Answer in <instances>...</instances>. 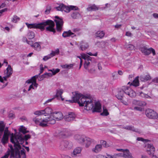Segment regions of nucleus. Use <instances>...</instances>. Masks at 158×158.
I'll return each instance as SVG.
<instances>
[{"mask_svg": "<svg viewBox=\"0 0 158 158\" xmlns=\"http://www.w3.org/2000/svg\"><path fill=\"white\" fill-rule=\"evenodd\" d=\"M126 35L128 36H131L132 34L131 32L129 31H127L126 32Z\"/></svg>", "mask_w": 158, "mask_h": 158, "instance_id": "0e129e2a", "label": "nucleus"}, {"mask_svg": "<svg viewBox=\"0 0 158 158\" xmlns=\"http://www.w3.org/2000/svg\"><path fill=\"white\" fill-rule=\"evenodd\" d=\"M136 140L138 141H141L143 142H147L149 141V140L148 139H145L141 137H138L137 138Z\"/></svg>", "mask_w": 158, "mask_h": 158, "instance_id": "de8ad7c7", "label": "nucleus"}, {"mask_svg": "<svg viewBox=\"0 0 158 158\" xmlns=\"http://www.w3.org/2000/svg\"><path fill=\"white\" fill-rule=\"evenodd\" d=\"M151 77L149 74L145 75H141L140 77V80L141 81H145L150 80Z\"/></svg>", "mask_w": 158, "mask_h": 158, "instance_id": "393cba45", "label": "nucleus"}, {"mask_svg": "<svg viewBox=\"0 0 158 158\" xmlns=\"http://www.w3.org/2000/svg\"><path fill=\"white\" fill-rule=\"evenodd\" d=\"M87 54L90 56H97V53L96 52L95 53L93 54L90 52H88Z\"/></svg>", "mask_w": 158, "mask_h": 158, "instance_id": "bf43d9fd", "label": "nucleus"}, {"mask_svg": "<svg viewBox=\"0 0 158 158\" xmlns=\"http://www.w3.org/2000/svg\"><path fill=\"white\" fill-rule=\"evenodd\" d=\"M4 134L1 140V142L3 145L6 144L8 142L9 136L10 134V132L8 130V127H5Z\"/></svg>", "mask_w": 158, "mask_h": 158, "instance_id": "0eeeda50", "label": "nucleus"}, {"mask_svg": "<svg viewBox=\"0 0 158 158\" xmlns=\"http://www.w3.org/2000/svg\"><path fill=\"white\" fill-rule=\"evenodd\" d=\"M52 57L50 54L48 55L47 56H44L43 58V60L44 61H46L48 60L51 58Z\"/></svg>", "mask_w": 158, "mask_h": 158, "instance_id": "3c124183", "label": "nucleus"}, {"mask_svg": "<svg viewBox=\"0 0 158 158\" xmlns=\"http://www.w3.org/2000/svg\"><path fill=\"white\" fill-rule=\"evenodd\" d=\"M44 111L45 116L50 114H52L53 113L52 109L49 107L46 108L44 110Z\"/></svg>", "mask_w": 158, "mask_h": 158, "instance_id": "7c9ffc66", "label": "nucleus"}, {"mask_svg": "<svg viewBox=\"0 0 158 158\" xmlns=\"http://www.w3.org/2000/svg\"><path fill=\"white\" fill-rule=\"evenodd\" d=\"M32 47L34 48L35 50L38 51L40 50L41 48V46L38 42L34 43L32 45Z\"/></svg>", "mask_w": 158, "mask_h": 158, "instance_id": "72a5a7b5", "label": "nucleus"}, {"mask_svg": "<svg viewBox=\"0 0 158 158\" xmlns=\"http://www.w3.org/2000/svg\"><path fill=\"white\" fill-rule=\"evenodd\" d=\"M145 114L146 116L149 118L156 119L157 118V114L156 111L152 109H147L145 110Z\"/></svg>", "mask_w": 158, "mask_h": 158, "instance_id": "423d86ee", "label": "nucleus"}, {"mask_svg": "<svg viewBox=\"0 0 158 158\" xmlns=\"http://www.w3.org/2000/svg\"><path fill=\"white\" fill-rule=\"evenodd\" d=\"M121 100V102L124 105H128L127 102L123 100V98Z\"/></svg>", "mask_w": 158, "mask_h": 158, "instance_id": "680f3d73", "label": "nucleus"}, {"mask_svg": "<svg viewBox=\"0 0 158 158\" xmlns=\"http://www.w3.org/2000/svg\"><path fill=\"white\" fill-rule=\"evenodd\" d=\"M35 36V33L32 31H29L27 34V37L30 39H32L34 38Z\"/></svg>", "mask_w": 158, "mask_h": 158, "instance_id": "c9c22d12", "label": "nucleus"}, {"mask_svg": "<svg viewBox=\"0 0 158 158\" xmlns=\"http://www.w3.org/2000/svg\"><path fill=\"white\" fill-rule=\"evenodd\" d=\"M69 7L70 9V10H78V7L75 6H69Z\"/></svg>", "mask_w": 158, "mask_h": 158, "instance_id": "8fccbe9b", "label": "nucleus"}, {"mask_svg": "<svg viewBox=\"0 0 158 158\" xmlns=\"http://www.w3.org/2000/svg\"><path fill=\"white\" fill-rule=\"evenodd\" d=\"M55 18L56 19L54 21L56 23V30L57 31L60 32L62 30L63 25V20L58 16H56Z\"/></svg>", "mask_w": 158, "mask_h": 158, "instance_id": "9d476101", "label": "nucleus"}, {"mask_svg": "<svg viewBox=\"0 0 158 158\" xmlns=\"http://www.w3.org/2000/svg\"><path fill=\"white\" fill-rule=\"evenodd\" d=\"M102 149V145L98 144H97L95 146V147L92 149V150L94 152L98 153L101 151Z\"/></svg>", "mask_w": 158, "mask_h": 158, "instance_id": "5701e85b", "label": "nucleus"}, {"mask_svg": "<svg viewBox=\"0 0 158 158\" xmlns=\"http://www.w3.org/2000/svg\"><path fill=\"white\" fill-rule=\"evenodd\" d=\"M87 10L89 11H95L98 9V8L94 4L90 6L87 8Z\"/></svg>", "mask_w": 158, "mask_h": 158, "instance_id": "f704fd0d", "label": "nucleus"}, {"mask_svg": "<svg viewBox=\"0 0 158 158\" xmlns=\"http://www.w3.org/2000/svg\"><path fill=\"white\" fill-rule=\"evenodd\" d=\"M138 101L136 100H134L132 102V103L133 104L135 105H138Z\"/></svg>", "mask_w": 158, "mask_h": 158, "instance_id": "4d7b16f0", "label": "nucleus"}, {"mask_svg": "<svg viewBox=\"0 0 158 158\" xmlns=\"http://www.w3.org/2000/svg\"><path fill=\"white\" fill-rule=\"evenodd\" d=\"M20 18L16 15L13 16V18L12 19L11 21L14 23H16L18 21L20 20Z\"/></svg>", "mask_w": 158, "mask_h": 158, "instance_id": "ea45409f", "label": "nucleus"}, {"mask_svg": "<svg viewBox=\"0 0 158 158\" xmlns=\"http://www.w3.org/2000/svg\"><path fill=\"white\" fill-rule=\"evenodd\" d=\"M76 117V116L74 113L69 112L64 116V118L66 121L69 122L74 120Z\"/></svg>", "mask_w": 158, "mask_h": 158, "instance_id": "ddd939ff", "label": "nucleus"}, {"mask_svg": "<svg viewBox=\"0 0 158 158\" xmlns=\"http://www.w3.org/2000/svg\"><path fill=\"white\" fill-rule=\"evenodd\" d=\"M71 16L73 19H77L80 16V14L78 12L75 11L72 13Z\"/></svg>", "mask_w": 158, "mask_h": 158, "instance_id": "e433bc0d", "label": "nucleus"}, {"mask_svg": "<svg viewBox=\"0 0 158 158\" xmlns=\"http://www.w3.org/2000/svg\"><path fill=\"white\" fill-rule=\"evenodd\" d=\"M128 95L131 97H134L136 96L135 92L130 88L128 86H123L116 97L118 99H122L123 98L124 94Z\"/></svg>", "mask_w": 158, "mask_h": 158, "instance_id": "20e7f679", "label": "nucleus"}, {"mask_svg": "<svg viewBox=\"0 0 158 158\" xmlns=\"http://www.w3.org/2000/svg\"><path fill=\"white\" fill-rule=\"evenodd\" d=\"M64 91L61 89H56V94L55 96V97H61V95L63 93Z\"/></svg>", "mask_w": 158, "mask_h": 158, "instance_id": "2f4dec72", "label": "nucleus"}, {"mask_svg": "<svg viewBox=\"0 0 158 158\" xmlns=\"http://www.w3.org/2000/svg\"><path fill=\"white\" fill-rule=\"evenodd\" d=\"M73 94L74 96L72 97V99L74 100L75 102H77L80 106H84L85 110H92L93 112L101 111V105L100 103L99 102L94 103L90 95H83L77 92H75Z\"/></svg>", "mask_w": 158, "mask_h": 158, "instance_id": "f03ea898", "label": "nucleus"}, {"mask_svg": "<svg viewBox=\"0 0 158 158\" xmlns=\"http://www.w3.org/2000/svg\"><path fill=\"white\" fill-rule=\"evenodd\" d=\"M56 8L58 10L64 11L67 13L70 11L69 6H66L63 4H60L59 6L56 7Z\"/></svg>", "mask_w": 158, "mask_h": 158, "instance_id": "4468645a", "label": "nucleus"}, {"mask_svg": "<svg viewBox=\"0 0 158 158\" xmlns=\"http://www.w3.org/2000/svg\"><path fill=\"white\" fill-rule=\"evenodd\" d=\"M6 126V123L2 121H0V138L3 134Z\"/></svg>", "mask_w": 158, "mask_h": 158, "instance_id": "6ab92c4d", "label": "nucleus"}, {"mask_svg": "<svg viewBox=\"0 0 158 158\" xmlns=\"http://www.w3.org/2000/svg\"><path fill=\"white\" fill-rule=\"evenodd\" d=\"M123 156L125 158H133L131 154L128 149H125L123 152Z\"/></svg>", "mask_w": 158, "mask_h": 158, "instance_id": "aec40b11", "label": "nucleus"}, {"mask_svg": "<svg viewBox=\"0 0 158 158\" xmlns=\"http://www.w3.org/2000/svg\"><path fill=\"white\" fill-rule=\"evenodd\" d=\"M81 148L80 147H77L74 149L73 152V157L75 156L77 154L80 153L81 152Z\"/></svg>", "mask_w": 158, "mask_h": 158, "instance_id": "c85d7f7f", "label": "nucleus"}, {"mask_svg": "<svg viewBox=\"0 0 158 158\" xmlns=\"http://www.w3.org/2000/svg\"><path fill=\"white\" fill-rule=\"evenodd\" d=\"M38 77L39 75H37L32 77L31 79V81H32V83L33 84L34 86H35L36 88L38 86V84L36 83V80Z\"/></svg>", "mask_w": 158, "mask_h": 158, "instance_id": "cd10ccee", "label": "nucleus"}, {"mask_svg": "<svg viewBox=\"0 0 158 158\" xmlns=\"http://www.w3.org/2000/svg\"><path fill=\"white\" fill-rule=\"evenodd\" d=\"M34 85L32 83L31 85L29 86V88L28 89V91H30L31 89H34V88L33 87Z\"/></svg>", "mask_w": 158, "mask_h": 158, "instance_id": "052dcab7", "label": "nucleus"}, {"mask_svg": "<svg viewBox=\"0 0 158 158\" xmlns=\"http://www.w3.org/2000/svg\"><path fill=\"white\" fill-rule=\"evenodd\" d=\"M134 110H137L139 111H142L143 110V109L142 108L138 107H136V106L134 107Z\"/></svg>", "mask_w": 158, "mask_h": 158, "instance_id": "6e6d98bb", "label": "nucleus"}, {"mask_svg": "<svg viewBox=\"0 0 158 158\" xmlns=\"http://www.w3.org/2000/svg\"><path fill=\"white\" fill-rule=\"evenodd\" d=\"M60 70L59 69H55V70L53 72L52 74L53 75H55L56 73L59 72Z\"/></svg>", "mask_w": 158, "mask_h": 158, "instance_id": "5fc2aeb1", "label": "nucleus"}, {"mask_svg": "<svg viewBox=\"0 0 158 158\" xmlns=\"http://www.w3.org/2000/svg\"><path fill=\"white\" fill-rule=\"evenodd\" d=\"M141 52L145 55H148L151 53H154L155 49L152 48H147L146 46H143L140 48Z\"/></svg>", "mask_w": 158, "mask_h": 158, "instance_id": "9b49d317", "label": "nucleus"}, {"mask_svg": "<svg viewBox=\"0 0 158 158\" xmlns=\"http://www.w3.org/2000/svg\"><path fill=\"white\" fill-rule=\"evenodd\" d=\"M149 59L152 64H158L157 54H156L155 51L154 54L152 53V55L149 56Z\"/></svg>", "mask_w": 158, "mask_h": 158, "instance_id": "f3484780", "label": "nucleus"}, {"mask_svg": "<svg viewBox=\"0 0 158 158\" xmlns=\"http://www.w3.org/2000/svg\"><path fill=\"white\" fill-rule=\"evenodd\" d=\"M59 53V50L58 49H57L54 51H52L51 53L50 54L52 57L55 56L56 55H58Z\"/></svg>", "mask_w": 158, "mask_h": 158, "instance_id": "58836bf2", "label": "nucleus"}, {"mask_svg": "<svg viewBox=\"0 0 158 158\" xmlns=\"http://www.w3.org/2000/svg\"><path fill=\"white\" fill-rule=\"evenodd\" d=\"M73 66V64H64L61 65V67L64 69H70L72 68Z\"/></svg>", "mask_w": 158, "mask_h": 158, "instance_id": "4c0bfd02", "label": "nucleus"}, {"mask_svg": "<svg viewBox=\"0 0 158 158\" xmlns=\"http://www.w3.org/2000/svg\"><path fill=\"white\" fill-rule=\"evenodd\" d=\"M123 129L127 130L132 131L134 132H139L137 129L135 128L133 126H123Z\"/></svg>", "mask_w": 158, "mask_h": 158, "instance_id": "bb28decb", "label": "nucleus"}, {"mask_svg": "<svg viewBox=\"0 0 158 158\" xmlns=\"http://www.w3.org/2000/svg\"><path fill=\"white\" fill-rule=\"evenodd\" d=\"M104 35L105 33L103 31H98L95 33V36L100 38H102Z\"/></svg>", "mask_w": 158, "mask_h": 158, "instance_id": "c756f323", "label": "nucleus"}, {"mask_svg": "<svg viewBox=\"0 0 158 158\" xmlns=\"http://www.w3.org/2000/svg\"><path fill=\"white\" fill-rule=\"evenodd\" d=\"M139 95L143 98H151V97L149 96L147 94H145L143 93L142 92H140L139 93Z\"/></svg>", "mask_w": 158, "mask_h": 158, "instance_id": "37998d69", "label": "nucleus"}, {"mask_svg": "<svg viewBox=\"0 0 158 158\" xmlns=\"http://www.w3.org/2000/svg\"><path fill=\"white\" fill-rule=\"evenodd\" d=\"M72 35H73L72 36V37H73L76 36V35H74V33L72 32L71 31L69 30L68 31H64L63 33L62 36L64 37H66Z\"/></svg>", "mask_w": 158, "mask_h": 158, "instance_id": "b1692460", "label": "nucleus"}, {"mask_svg": "<svg viewBox=\"0 0 158 158\" xmlns=\"http://www.w3.org/2000/svg\"><path fill=\"white\" fill-rule=\"evenodd\" d=\"M139 77L137 76L135 78L132 82L131 83V85H133L135 87H136L139 85Z\"/></svg>", "mask_w": 158, "mask_h": 158, "instance_id": "473e14b6", "label": "nucleus"}, {"mask_svg": "<svg viewBox=\"0 0 158 158\" xmlns=\"http://www.w3.org/2000/svg\"><path fill=\"white\" fill-rule=\"evenodd\" d=\"M44 75H45L46 76H47L48 77H51L53 76V74H52L51 73H44Z\"/></svg>", "mask_w": 158, "mask_h": 158, "instance_id": "e2e57ef3", "label": "nucleus"}, {"mask_svg": "<svg viewBox=\"0 0 158 158\" xmlns=\"http://www.w3.org/2000/svg\"><path fill=\"white\" fill-rule=\"evenodd\" d=\"M88 71L90 73H93L95 71V69H91L88 70Z\"/></svg>", "mask_w": 158, "mask_h": 158, "instance_id": "338daca9", "label": "nucleus"}, {"mask_svg": "<svg viewBox=\"0 0 158 158\" xmlns=\"http://www.w3.org/2000/svg\"><path fill=\"white\" fill-rule=\"evenodd\" d=\"M81 57L85 60L84 67L85 69H88V66L91 61V57L85 53L81 54Z\"/></svg>", "mask_w": 158, "mask_h": 158, "instance_id": "6e6552de", "label": "nucleus"}, {"mask_svg": "<svg viewBox=\"0 0 158 158\" xmlns=\"http://www.w3.org/2000/svg\"><path fill=\"white\" fill-rule=\"evenodd\" d=\"M9 77H9L8 76V75H6L3 77H2L1 76H0V81L1 82L3 83L4 80L6 81L7 80V78Z\"/></svg>", "mask_w": 158, "mask_h": 158, "instance_id": "a19ab883", "label": "nucleus"}, {"mask_svg": "<svg viewBox=\"0 0 158 158\" xmlns=\"http://www.w3.org/2000/svg\"><path fill=\"white\" fill-rule=\"evenodd\" d=\"M80 48L82 50H85L88 48L89 46L88 44L83 41H82L80 43Z\"/></svg>", "mask_w": 158, "mask_h": 158, "instance_id": "412c9836", "label": "nucleus"}, {"mask_svg": "<svg viewBox=\"0 0 158 158\" xmlns=\"http://www.w3.org/2000/svg\"><path fill=\"white\" fill-rule=\"evenodd\" d=\"M73 144L72 142L67 141H64L61 142L60 148L62 150H66L71 148Z\"/></svg>", "mask_w": 158, "mask_h": 158, "instance_id": "1a4fd4ad", "label": "nucleus"}, {"mask_svg": "<svg viewBox=\"0 0 158 158\" xmlns=\"http://www.w3.org/2000/svg\"><path fill=\"white\" fill-rule=\"evenodd\" d=\"M100 144L102 145V147L103 146L105 147H107L108 146L107 145L106 142L105 141L101 140L100 142Z\"/></svg>", "mask_w": 158, "mask_h": 158, "instance_id": "49530a36", "label": "nucleus"}, {"mask_svg": "<svg viewBox=\"0 0 158 158\" xmlns=\"http://www.w3.org/2000/svg\"><path fill=\"white\" fill-rule=\"evenodd\" d=\"M55 123V121L51 118V116H49L47 118H41L39 125L41 127H45L47 126L48 124H54Z\"/></svg>", "mask_w": 158, "mask_h": 158, "instance_id": "39448f33", "label": "nucleus"}, {"mask_svg": "<svg viewBox=\"0 0 158 158\" xmlns=\"http://www.w3.org/2000/svg\"><path fill=\"white\" fill-rule=\"evenodd\" d=\"M40 73L38 75H39V76L42 73L44 70V68L43 67V65L42 64H41L40 66Z\"/></svg>", "mask_w": 158, "mask_h": 158, "instance_id": "864d4df0", "label": "nucleus"}, {"mask_svg": "<svg viewBox=\"0 0 158 158\" xmlns=\"http://www.w3.org/2000/svg\"><path fill=\"white\" fill-rule=\"evenodd\" d=\"M7 8H4L0 10V16H1V14L3 12L7 11Z\"/></svg>", "mask_w": 158, "mask_h": 158, "instance_id": "13d9d810", "label": "nucleus"}, {"mask_svg": "<svg viewBox=\"0 0 158 158\" xmlns=\"http://www.w3.org/2000/svg\"><path fill=\"white\" fill-rule=\"evenodd\" d=\"M146 147L148 149L147 151L148 154L150 155L153 154L155 151V149L152 144H148L146 145Z\"/></svg>", "mask_w": 158, "mask_h": 158, "instance_id": "a211bd4d", "label": "nucleus"}, {"mask_svg": "<svg viewBox=\"0 0 158 158\" xmlns=\"http://www.w3.org/2000/svg\"><path fill=\"white\" fill-rule=\"evenodd\" d=\"M13 73L12 69L11 68L10 65H8L7 68L4 72L5 75H8L9 77H10Z\"/></svg>", "mask_w": 158, "mask_h": 158, "instance_id": "4be33fe9", "label": "nucleus"}, {"mask_svg": "<svg viewBox=\"0 0 158 158\" xmlns=\"http://www.w3.org/2000/svg\"><path fill=\"white\" fill-rule=\"evenodd\" d=\"M51 116V118H53L56 121V120H60L63 118V115L60 112H53Z\"/></svg>", "mask_w": 158, "mask_h": 158, "instance_id": "f8f14e48", "label": "nucleus"}, {"mask_svg": "<svg viewBox=\"0 0 158 158\" xmlns=\"http://www.w3.org/2000/svg\"><path fill=\"white\" fill-rule=\"evenodd\" d=\"M26 24L29 28L39 29L42 31L44 30L45 29V26L48 25V26L46 27V31L52 32L53 33L56 32L55 29L54 28L55 23L51 20H48L39 23L29 24L28 23H26Z\"/></svg>", "mask_w": 158, "mask_h": 158, "instance_id": "7ed1b4c3", "label": "nucleus"}, {"mask_svg": "<svg viewBox=\"0 0 158 158\" xmlns=\"http://www.w3.org/2000/svg\"><path fill=\"white\" fill-rule=\"evenodd\" d=\"M126 47L128 49L131 50H134L135 49V46L131 44H128L126 46Z\"/></svg>", "mask_w": 158, "mask_h": 158, "instance_id": "79ce46f5", "label": "nucleus"}, {"mask_svg": "<svg viewBox=\"0 0 158 158\" xmlns=\"http://www.w3.org/2000/svg\"><path fill=\"white\" fill-rule=\"evenodd\" d=\"M51 9V8L50 6H48L47 7L46 10L45 11V13L46 14H48L50 12Z\"/></svg>", "mask_w": 158, "mask_h": 158, "instance_id": "603ef678", "label": "nucleus"}, {"mask_svg": "<svg viewBox=\"0 0 158 158\" xmlns=\"http://www.w3.org/2000/svg\"><path fill=\"white\" fill-rule=\"evenodd\" d=\"M62 158H71L68 155H63L62 156Z\"/></svg>", "mask_w": 158, "mask_h": 158, "instance_id": "774afa93", "label": "nucleus"}, {"mask_svg": "<svg viewBox=\"0 0 158 158\" xmlns=\"http://www.w3.org/2000/svg\"><path fill=\"white\" fill-rule=\"evenodd\" d=\"M93 141V139L89 138L86 137L85 140V141L84 142L85 144V147L87 148H88Z\"/></svg>", "mask_w": 158, "mask_h": 158, "instance_id": "a878e982", "label": "nucleus"}, {"mask_svg": "<svg viewBox=\"0 0 158 158\" xmlns=\"http://www.w3.org/2000/svg\"><path fill=\"white\" fill-rule=\"evenodd\" d=\"M103 109V112L101 113V114L102 115H104L105 116H107L109 114V113L108 111V110L107 109L105 108V109L104 108Z\"/></svg>", "mask_w": 158, "mask_h": 158, "instance_id": "c03bdc74", "label": "nucleus"}, {"mask_svg": "<svg viewBox=\"0 0 158 158\" xmlns=\"http://www.w3.org/2000/svg\"><path fill=\"white\" fill-rule=\"evenodd\" d=\"M146 105V103L144 101H138V105L140 106H144Z\"/></svg>", "mask_w": 158, "mask_h": 158, "instance_id": "a18cd8bd", "label": "nucleus"}, {"mask_svg": "<svg viewBox=\"0 0 158 158\" xmlns=\"http://www.w3.org/2000/svg\"><path fill=\"white\" fill-rule=\"evenodd\" d=\"M10 149H8L7 152L5 153V155L2 156L1 158H8L9 156H10V157L16 158L15 156L11 155L12 153V149L14 150L15 148H14L12 145L10 146Z\"/></svg>", "mask_w": 158, "mask_h": 158, "instance_id": "2eb2a0df", "label": "nucleus"}, {"mask_svg": "<svg viewBox=\"0 0 158 158\" xmlns=\"http://www.w3.org/2000/svg\"><path fill=\"white\" fill-rule=\"evenodd\" d=\"M86 137L84 135H76L74 136V139L78 142L82 144L85 141Z\"/></svg>", "mask_w": 158, "mask_h": 158, "instance_id": "dca6fc26", "label": "nucleus"}, {"mask_svg": "<svg viewBox=\"0 0 158 158\" xmlns=\"http://www.w3.org/2000/svg\"><path fill=\"white\" fill-rule=\"evenodd\" d=\"M27 43L28 44L30 45L32 47V45H33V42L31 41H28L27 42Z\"/></svg>", "mask_w": 158, "mask_h": 158, "instance_id": "69168bd1", "label": "nucleus"}, {"mask_svg": "<svg viewBox=\"0 0 158 158\" xmlns=\"http://www.w3.org/2000/svg\"><path fill=\"white\" fill-rule=\"evenodd\" d=\"M41 119V118L39 119L37 118H33V120L36 124H39V125Z\"/></svg>", "mask_w": 158, "mask_h": 158, "instance_id": "09e8293b", "label": "nucleus"}, {"mask_svg": "<svg viewBox=\"0 0 158 158\" xmlns=\"http://www.w3.org/2000/svg\"><path fill=\"white\" fill-rule=\"evenodd\" d=\"M25 127L21 126L19 131V132L17 134H11L10 140V142L14 144L15 149H12L11 155L14 156L16 158H26V155L25 152V150L23 148L21 149L20 144H22L24 140L27 141L31 138V135H27L24 136H22L21 133L25 134L28 132L27 131Z\"/></svg>", "mask_w": 158, "mask_h": 158, "instance_id": "f257e3e1", "label": "nucleus"}]
</instances>
